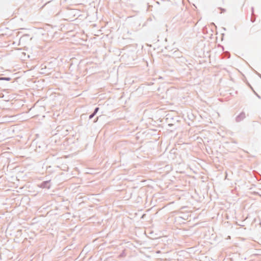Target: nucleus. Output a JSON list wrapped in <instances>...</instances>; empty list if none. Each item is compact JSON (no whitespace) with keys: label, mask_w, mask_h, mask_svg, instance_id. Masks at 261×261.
Returning a JSON list of instances; mask_svg holds the SVG:
<instances>
[{"label":"nucleus","mask_w":261,"mask_h":261,"mask_svg":"<svg viewBox=\"0 0 261 261\" xmlns=\"http://www.w3.org/2000/svg\"><path fill=\"white\" fill-rule=\"evenodd\" d=\"M246 117L244 112H241L236 118V121L237 122H240Z\"/></svg>","instance_id":"obj_1"},{"label":"nucleus","mask_w":261,"mask_h":261,"mask_svg":"<svg viewBox=\"0 0 261 261\" xmlns=\"http://www.w3.org/2000/svg\"><path fill=\"white\" fill-rule=\"evenodd\" d=\"M40 187L42 188L49 189V188H50L49 181L47 180V181H43L40 185Z\"/></svg>","instance_id":"obj_2"},{"label":"nucleus","mask_w":261,"mask_h":261,"mask_svg":"<svg viewBox=\"0 0 261 261\" xmlns=\"http://www.w3.org/2000/svg\"><path fill=\"white\" fill-rule=\"evenodd\" d=\"M10 80H11V78L9 77H0V80H2V81H9Z\"/></svg>","instance_id":"obj_3"},{"label":"nucleus","mask_w":261,"mask_h":261,"mask_svg":"<svg viewBox=\"0 0 261 261\" xmlns=\"http://www.w3.org/2000/svg\"><path fill=\"white\" fill-rule=\"evenodd\" d=\"M98 110H99V108L96 107V108L95 109V110H94V112H93V113L95 115H96V113H97V112L98 111Z\"/></svg>","instance_id":"obj_4"},{"label":"nucleus","mask_w":261,"mask_h":261,"mask_svg":"<svg viewBox=\"0 0 261 261\" xmlns=\"http://www.w3.org/2000/svg\"><path fill=\"white\" fill-rule=\"evenodd\" d=\"M95 115L92 113L90 116H89V119H92L93 117H94V116H95Z\"/></svg>","instance_id":"obj_5"},{"label":"nucleus","mask_w":261,"mask_h":261,"mask_svg":"<svg viewBox=\"0 0 261 261\" xmlns=\"http://www.w3.org/2000/svg\"><path fill=\"white\" fill-rule=\"evenodd\" d=\"M221 10V13L225 12V10L223 8H220Z\"/></svg>","instance_id":"obj_6"},{"label":"nucleus","mask_w":261,"mask_h":261,"mask_svg":"<svg viewBox=\"0 0 261 261\" xmlns=\"http://www.w3.org/2000/svg\"><path fill=\"white\" fill-rule=\"evenodd\" d=\"M98 117L96 118V119L94 121V122H96L97 121Z\"/></svg>","instance_id":"obj_7"},{"label":"nucleus","mask_w":261,"mask_h":261,"mask_svg":"<svg viewBox=\"0 0 261 261\" xmlns=\"http://www.w3.org/2000/svg\"><path fill=\"white\" fill-rule=\"evenodd\" d=\"M253 11H254L253 8L252 7V14H253Z\"/></svg>","instance_id":"obj_8"},{"label":"nucleus","mask_w":261,"mask_h":261,"mask_svg":"<svg viewBox=\"0 0 261 261\" xmlns=\"http://www.w3.org/2000/svg\"><path fill=\"white\" fill-rule=\"evenodd\" d=\"M251 21H252V22H254V19H253V18H251Z\"/></svg>","instance_id":"obj_9"},{"label":"nucleus","mask_w":261,"mask_h":261,"mask_svg":"<svg viewBox=\"0 0 261 261\" xmlns=\"http://www.w3.org/2000/svg\"><path fill=\"white\" fill-rule=\"evenodd\" d=\"M258 74L259 76L261 78V74H260L259 73H258Z\"/></svg>","instance_id":"obj_10"},{"label":"nucleus","mask_w":261,"mask_h":261,"mask_svg":"<svg viewBox=\"0 0 261 261\" xmlns=\"http://www.w3.org/2000/svg\"><path fill=\"white\" fill-rule=\"evenodd\" d=\"M256 95H257L258 97L260 98V96L258 95H257V94H256Z\"/></svg>","instance_id":"obj_11"}]
</instances>
